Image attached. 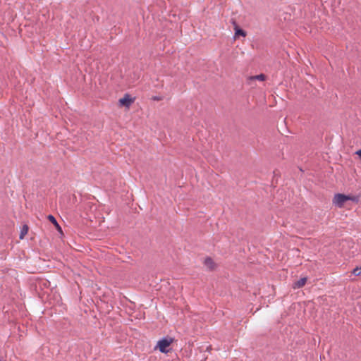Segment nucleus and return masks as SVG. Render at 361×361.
Wrapping results in <instances>:
<instances>
[{
	"label": "nucleus",
	"mask_w": 361,
	"mask_h": 361,
	"mask_svg": "<svg viewBox=\"0 0 361 361\" xmlns=\"http://www.w3.org/2000/svg\"><path fill=\"white\" fill-rule=\"evenodd\" d=\"M266 79V75L264 74H259V75H254V76H250L248 80L252 81V80H259V81H264Z\"/></svg>",
	"instance_id": "6"
},
{
	"label": "nucleus",
	"mask_w": 361,
	"mask_h": 361,
	"mask_svg": "<svg viewBox=\"0 0 361 361\" xmlns=\"http://www.w3.org/2000/svg\"><path fill=\"white\" fill-rule=\"evenodd\" d=\"M353 274L355 276H360L361 274V267H356L353 270Z\"/></svg>",
	"instance_id": "9"
},
{
	"label": "nucleus",
	"mask_w": 361,
	"mask_h": 361,
	"mask_svg": "<svg viewBox=\"0 0 361 361\" xmlns=\"http://www.w3.org/2000/svg\"><path fill=\"white\" fill-rule=\"evenodd\" d=\"M155 100H159V99L158 97L154 98Z\"/></svg>",
	"instance_id": "13"
},
{
	"label": "nucleus",
	"mask_w": 361,
	"mask_h": 361,
	"mask_svg": "<svg viewBox=\"0 0 361 361\" xmlns=\"http://www.w3.org/2000/svg\"><path fill=\"white\" fill-rule=\"evenodd\" d=\"M355 198L353 197L338 193L334 195L333 204L336 207L341 208L348 200H353Z\"/></svg>",
	"instance_id": "2"
},
{
	"label": "nucleus",
	"mask_w": 361,
	"mask_h": 361,
	"mask_svg": "<svg viewBox=\"0 0 361 361\" xmlns=\"http://www.w3.org/2000/svg\"><path fill=\"white\" fill-rule=\"evenodd\" d=\"M356 154L360 157L361 159V149L356 152Z\"/></svg>",
	"instance_id": "12"
},
{
	"label": "nucleus",
	"mask_w": 361,
	"mask_h": 361,
	"mask_svg": "<svg viewBox=\"0 0 361 361\" xmlns=\"http://www.w3.org/2000/svg\"><path fill=\"white\" fill-rule=\"evenodd\" d=\"M48 219L54 224V225H57V221L56 220V219L52 216V215H49L48 216Z\"/></svg>",
	"instance_id": "10"
},
{
	"label": "nucleus",
	"mask_w": 361,
	"mask_h": 361,
	"mask_svg": "<svg viewBox=\"0 0 361 361\" xmlns=\"http://www.w3.org/2000/svg\"><path fill=\"white\" fill-rule=\"evenodd\" d=\"M28 226L27 225H23L20 234V238L23 239L24 236L28 232Z\"/></svg>",
	"instance_id": "7"
},
{
	"label": "nucleus",
	"mask_w": 361,
	"mask_h": 361,
	"mask_svg": "<svg viewBox=\"0 0 361 361\" xmlns=\"http://www.w3.org/2000/svg\"><path fill=\"white\" fill-rule=\"evenodd\" d=\"M56 228V229L59 231H61V228L60 227V226L59 225V224L57 223V225H54Z\"/></svg>",
	"instance_id": "11"
},
{
	"label": "nucleus",
	"mask_w": 361,
	"mask_h": 361,
	"mask_svg": "<svg viewBox=\"0 0 361 361\" xmlns=\"http://www.w3.org/2000/svg\"><path fill=\"white\" fill-rule=\"evenodd\" d=\"M118 102L120 105L129 107L133 102V99L130 98L129 94H126L123 98H121Z\"/></svg>",
	"instance_id": "3"
},
{
	"label": "nucleus",
	"mask_w": 361,
	"mask_h": 361,
	"mask_svg": "<svg viewBox=\"0 0 361 361\" xmlns=\"http://www.w3.org/2000/svg\"><path fill=\"white\" fill-rule=\"evenodd\" d=\"M204 264L210 270L214 269L215 267V264L210 257L206 258L204 259Z\"/></svg>",
	"instance_id": "5"
},
{
	"label": "nucleus",
	"mask_w": 361,
	"mask_h": 361,
	"mask_svg": "<svg viewBox=\"0 0 361 361\" xmlns=\"http://www.w3.org/2000/svg\"><path fill=\"white\" fill-rule=\"evenodd\" d=\"M235 35L245 37L246 35V32L242 29L238 28L235 30Z\"/></svg>",
	"instance_id": "8"
},
{
	"label": "nucleus",
	"mask_w": 361,
	"mask_h": 361,
	"mask_svg": "<svg viewBox=\"0 0 361 361\" xmlns=\"http://www.w3.org/2000/svg\"><path fill=\"white\" fill-rule=\"evenodd\" d=\"M173 341V338L169 336L163 338L157 342L156 348L163 353H168L170 351L169 347Z\"/></svg>",
	"instance_id": "1"
},
{
	"label": "nucleus",
	"mask_w": 361,
	"mask_h": 361,
	"mask_svg": "<svg viewBox=\"0 0 361 361\" xmlns=\"http://www.w3.org/2000/svg\"><path fill=\"white\" fill-rule=\"evenodd\" d=\"M307 277H303V278H301L300 279H299L298 281H295L293 285V288L296 289V288H300L302 287H303L306 282H307Z\"/></svg>",
	"instance_id": "4"
}]
</instances>
